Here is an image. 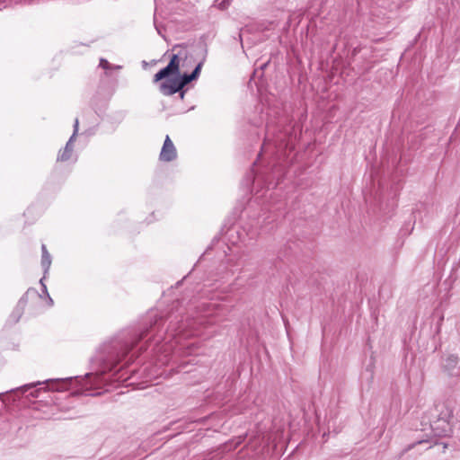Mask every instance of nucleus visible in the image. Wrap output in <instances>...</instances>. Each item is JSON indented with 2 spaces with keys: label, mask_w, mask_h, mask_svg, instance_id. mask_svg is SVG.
<instances>
[{
  "label": "nucleus",
  "mask_w": 460,
  "mask_h": 460,
  "mask_svg": "<svg viewBox=\"0 0 460 460\" xmlns=\"http://www.w3.org/2000/svg\"><path fill=\"white\" fill-rule=\"evenodd\" d=\"M207 52H208L207 49L204 48L203 49V58H202V59L198 63V65L195 66L193 71L190 73L192 78H194L195 80L198 79V77L200 75V71H201L202 66H203V64L205 62V59H206Z\"/></svg>",
  "instance_id": "9b49d317"
},
{
  "label": "nucleus",
  "mask_w": 460,
  "mask_h": 460,
  "mask_svg": "<svg viewBox=\"0 0 460 460\" xmlns=\"http://www.w3.org/2000/svg\"><path fill=\"white\" fill-rule=\"evenodd\" d=\"M184 93H185L184 91H181V90L180 91V97H181V99L184 98Z\"/></svg>",
  "instance_id": "6ab92c4d"
},
{
  "label": "nucleus",
  "mask_w": 460,
  "mask_h": 460,
  "mask_svg": "<svg viewBox=\"0 0 460 460\" xmlns=\"http://www.w3.org/2000/svg\"><path fill=\"white\" fill-rule=\"evenodd\" d=\"M177 156L176 148L172 142L170 137L167 135L165 137L162 150L160 152V160L163 162H172Z\"/></svg>",
  "instance_id": "20e7f679"
},
{
  "label": "nucleus",
  "mask_w": 460,
  "mask_h": 460,
  "mask_svg": "<svg viewBox=\"0 0 460 460\" xmlns=\"http://www.w3.org/2000/svg\"><path fill=\"white\" fill-rule=\"evenodd\" d=\"M44 290L47 292V287L43 285Z\"/></svg>",
  "instance_id": "5701e85b"
},
{
  "label": "nucleus",
  "mask_w": 460,
  "mask_h": 460,
  "mask_svg": "<svg viewBox=\"0 0 460 460\" xmlns=\"http://www.w3.org/2000/svg\"><path fill=\"white\" fill-rule=\"evenodd\" d=\"M178 47H181V45H175V46L172 48V49H176V48H178Z\"/></svg>",
  "instance_id": "4be33fe9"
},
{
  "label": "nucleus",
  "mask_w": 460,
  "mask_h": 460,
  "mask_svg": "<svg viewBox=\"0 0 460 460\" xmlns=\"http://www.w3.org/2000/svg\"><path fill=\"white\" fill-rule=\"evenodd\" d=\"M49 296V305H53V300L52 298L48 295Z\"/></svg>",
  "instance_id": "aec40b11"
},
{
  "label": "nucleus",
  "mask_w": 460,
  "mask_h": 460,
  "mask_svg": "<svg viewBox=\"0 0 460 460\" xmlns=\"http://www.w3.org/2000/svg\"><path fill=\"white\" fill-rule=\"evenodd\" d=\"M74 377H66V378H57V379H49L44 382H36L31 384L24 385L19 388H16V391H19L22 394L30 392L28 396L39 397L40 389H34L37 385H41L43 384L50 383L52 384L51 389L55 391H63L67 389L68 385L73 381Z\"/></svg>",
  "instance_id": "f03ea898"
},
{
  "label": "nucleus",
  "mask_w": 460,
  "mask_h": 460,
  "mask_svg": "<svg viewBox=\"0 0 460 460\" xmlns=\"http://www.w3.org/2000/svg\"><path fill=\"white\" fill-rule=\"evenodd\" d=\"M431 429L437 437H445L450 431V425L447 418L438 419L431 424Z\"/></svg>",
  "instance_id": "423d86ee"
},
{
  "label": "nucleus",
  "mask_w": 460,
  "mask_h": 460,
  "mask_svg": "<svg viewBox=\"0 0 460 460\" xmlns=\"http://www.w3.org/2000/svg\"><path fill=\"white\" fill-rule=\"evenodd\" d=\"M154 23H155V30L157 31L158 34L161 35L162 37H164V34L162 33V28L160 26H158L155 22V18L154 19Z\"/></svg>",
  "instance_id": "f3484780"
},
{
  "label": "nucleus",
  "mask_w": 460,
  "mask_h": 460,
  "mask_svg": "<svg viewBox=\"0 0 460 460\" xmlns=\"http://www.w3.org/2000/svg\"><path fill=\"white\" fill-rule=\"evenodd\" d=\"M180 73L175 71L172 67H169V65H167L165 67L160 69L155 75H154V83H157L163 79H165L169 77L170 75H179Z\"/></svg>",
  "instance_id": "6e6552de"
},
{
  "label": "nucleus",
  "mask_w": 460,
  "mask_h": 460,
  "mask_svg": "<svg viewBox=\"0 0 460 460\" xmlns=\"http://www.w3.org/2000/svg\"><path fill=\"white\" fill-rule=\"evenodd\" d=\"M92 375H93L92 373H86V374H85V376H84V377H85V378H88V377H89L90 376H92Z\"/></svg>",
  "instance_id": "412c9836"
},
{
  "label": "nucleus",
  "mask_w": 460,
  "mask_h": 460,
  "mask_svg": "<svg viewBox=\"0 0 460 460\" xmlns=\"http://www.w3.org/2000/svg\"><path fill=\"white\" fill-rule=\"evenodd\" d=\"M78 127H79V120L78 119H75L74 123V131L71 137H74V138L76 137L77 132H78Z\"/></svg>",
  "instance_id": "dca6fc26"
},
{
  "label": "nucleus",
  "mask_w": 460,
  "mask_h": 460,
  "mask_svg": "<svg viewBox=\"0 0 460 460\" xmlns=\"http://www.w3.org/2000/svg\"><path fill=\"white\" fill-rule=\"evenodd\" d=\"M283 142H284V139L282 137V135L278 136L275 138H270V132L268 131L264 144H263V148H267L270 143H272V145H274L275 147L281 148L284 146Z\"/></svg>",
  "instance_id": "1a4fd4ad"
},
{
  "label": "nucleus",
  "mask_w": 460,
  "mask_h": 460,
  "mask_svg": "<svg viewBox=\"0 0 460 460\" xmlns=\"http://www.w3.org/2000/svg\"><path fill=\"white\" fill-rule=\"evenodd\" d=\"M41 252H42L41 265L46 273L49 270L50 264H51V256L49 253L45 244L41 245Z\"/></svg>",
  "instance_id": "9d476101"
},
{
  "label": "nucleus",
  "mask_w": 460,
  "mask_h": 460,
  "mask_svg": "<svg viewBox=\"0 0 460 460\" xmlns=\"http://www.w3.org/2000/svg\"><path fill=\"white\" fill-rule=\"evenodd\" d=\"M179 53L173 54L168 63L169 67H172L175 71L180 73V60H179Z\"/></svg>",
  "instance_id": "4468645a"
},
{
  "label": "nucleus",
  "mask_w": 460,
  "mask_h": 460,
  "mask_svg": "<svg viewBox=\"0 0 460 460\" xmlns=\"http://www.w3.org/2000/svg\"><path fill=\"white\" fill-rule=\"evenodd\" d=\"M2 394H4V393H1V394H0V396H1Z\"/></svg>",
  "instance_id": "b1692460"
},
{
  "label": "nucleus",
  "mask_w": 460,
  "mask_h": 460,
  "mask_svg": "<svg viewBox=\"0 0 460 460\" xmlns=\"http://www.w3.org/2000/svg\"><path fill=\"white\" fill-rule=\"evenodd\" d=\"M458 361H459V359L456 356L450 355L446 358L444 367L446 369L450 371L456 367V365L458 364Z\"/></svg>",
  "instance_id": "f8f14e48"
},
{
  "label": "nucleus",
  "mask_w": 460,
  "mask_h": 460,
  "mask_svg": "<svg viewBox=\"0 0 460 460\" xmlns=\"http://www.w3.org/2000/svg\"><path fill=\"white\" fill-rule=\"evenodd\" d=\"M424 442H426V441H425V440H419L418 442L413 443V444H411V445L408 446L407 450L411 449V448H412V447H414L417 444H422V443H424Z\"/></svg>",
  "instance_id": "a211bd4d"
},
{
  "label": "nucleus",
  "mask_w": 460,
  "mask_h": 460,
  "mask_svg": "<svg viewBox=\"0 0 460 460\" xmlns=\"http://www.w3.org/2000/svg\"><path fill=\"white\" fill-rule=\"evenodd\" d=\"M149 326L138 334L134 335L130 341L115 340L103 344L92 362L98 367L96 375H103L111 371L117 364L143 339L150 333L155 332L147 342H154L158 346L161 342L174 349L181 344L182 339L197 334V326L201 323L199 319L183 317V311L177 309L168 314L166 321L168 325L164 332L161 333L160 327L164 325V318L157 312L149 313Z\"/></svg>",
  "instance_id": "f257e3e1"
},
{
  "label": "nucleus",
  "mask_w": 460,
  "mask_h": 460,
  "mask_svg": "<svg viewBox=\"0 0 460 460\" xmlns=\"http://www.w3.org/2000/svg\"><path fill=\"white\" fill-rule=\"evenodd\" d=\"M75 139V138H74V137H70V138L68 139V141L66 144L64 150L62 152H60L59 155H58V161L66 162L71 158L72 153L74 150L73 143H74Z\"/></svg>",
  "instance_id": "0eeeda50"
},
{
  "label": "nucleus",
  "mask_w": 460,
  "mask_h": 460,
  "mask_svg": "<svg viewBox=\"0 0 460 460\" xmlns=\"http://www.w3.org/2000/svg\"><path fill=\"white\" fill-rule=\"evenodd\" d=\"M159 90L164 95L170 96L182 89L178 83V76H175L161 83Z\"/></svg>",
  "instance_id": "39448f33"
},
{
  "label": "nucleus",
  "mask_w": 460,
  "mask_h": 460,
  "mask_svg": "<svg viewBox=\"0 0 460 460\" xmlns=\"http://www.w3.org/2000/svg\"><path fill=\"white\" fill-rule=\"evenodd\" d=\"M99 66H100L102 68L105 69V70H110V69H113V68H114V69H120V68H121V66H112V65H111V64L108 62V60H107V59H105V58H101V59H100V64H99Z\"/></svg>",
  "instance_id": "2eb2a0df"
},
{
  "label": "nucleus",
  "mask_w": 460,
  "mask_h": 460,
  "mask_svg": "<svg viewBox=\"0 0 460 460\" xmlns=\"http://www.w3.org/2000/svg\"><path fill=\"white\" fill-rule=\"evenodd\" d=\"M30 296H38V291L35 288H29L25 294L20 298L15 308L9 316V322L16 323L22 317L25 305L27 304L28 297Z\"/></svg>",
  "instance_id": "7ed1b4c3"
},
{
  "label": "nucleus",
  "mask_w": 460,
  "mask_h": 460,
  "mask_svg": "<svg viewBox=\"0 0 460 460\" xmlns=\"http://www.w3.org/2000/svg\"><path fill=\"white\" fill-rule=\"evenodd\" d=\"M178 76V83L179 84L181 85V89L187 85L188 84H190L191 81L195 80L194 78H192L191 75L190 74H183L181 75H177Z\"/></svg>",
  "instance_id": "ddd939ff"
}]
</instances>
